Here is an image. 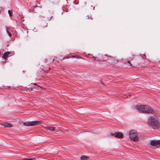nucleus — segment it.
Wrapping results in <instances>:
<instances>
[{"mask_svg": "<svg viewBox=\"0 0 160 160\" xmlns=\"http://www.w3.org/2000/svg\"><path fill=\"white\" fill-rule=\"evenodd\" d=\"M8 28L7 29V33H8V35L10 37H11L12 36V34L10 32H9V31L8 30Z\"/></svg>", "mask_w": 160, "mask_h": 160, "instance_id": "9b49d317", "label": "nucleus"}, {"mask_svg": "<svg viewBox=\"0 0 160 160\" xmlns=\"http://www.w3.org/2000/svg\"><path fill=\"white\" fill-rule=\"evenodd\" d=\"M41 122L39 121H33L30 122H26L23 123V125L25 126H33L38 125L41 123Z\"/></svg>", "mask_w": 160, "mask_h": 160, "instance_id": "20e7f679", "label": "nucleus"}, {"mask_svg": "<svg viewBox=\"0 0 160 160\" xmlns=\"http://www.w3.org/2000/svg\"><path fill=\"white\" fill-rule=\"evenodd\" d=\"M91 58L93 59L94 60H95V58L94 56H92L91 57Z\"/></svg>", "mask_w": 160, "mask_h": 160, "instance_id": "dca6fc26", "label": "nucleus"}, {"mask_svg": "<svg viewBox=\"0 0 160 160\" xmlns=\"http://www.w3.org/2000/svg\"><path fill=\"white\" fill-rule=\"evenodd\" d=\"M104 56H107V55H105Z\"/></svg>", "mask_w": 160, "mask_h": 160, "instance_id": "412c9836", "label": "nucleus"}, {"mask_svg": "<svg viewBox=\"0 0 160 160\" xmlns=\"http://www.w3.org/2000/svg\"><path fill=\"white\" fill-rule=\"evenodd\" d=\"M100 82H101V84H102V85L105 86V84H104V83L102 81H101Z\"/></svg>", "mask_w": 160, "mask_h": 160, "instance_id": "2eb2a0df", "label": "nucleus"}, {"mask_svg": "<svg viewBox=\"0 0 160 160\" xmlns=\"http://www.w3.org/2000/svg\"><path fill=\"white\" fill-rule=\"evenodd\" d=\"M80 158L82 160H85L88 159V157L84 155H82L81 157Z\"/></svg>", "mask_w": 160, "mask_h": 160, "instance_id": "9d476101", "label": "nucleus"}, {"mask_svg": "<svg viewBox=\"0 0 160 160\" xmlns=\"http://www.w3.org/2000/svg\"><path fill=\"white\" fill-rule=\"evenodd\" d=\"M90 18H91V19H92V18L91 17H90Z\"/></svg>", "mask_w": 160, "mask_h": 160, "instance_id": "6ab92c4d", "label": "nucleus"}, {"mask_svg": "<svg viewBox=\"0 0 160 160\" xmlns=\"http://www.w3.org/2000/svg\"><path fill=\"white\" fill-rule=\"evenodd\" d=\"M151 144L153 146H156L157 147H158V145L160 144V140H151L150 142Z\"/></svg>", "mask_w": 160, "mask_h": 160, "instance_id": "39448f33", "label": "nucleus"}, {"mask_svg": "<svg viewBox=\"0 0 160 160\" xmlns=\"http://www.w3.org/2000/svg\"><path fill=\"white\" fill-rule=\"evenodd\" d=\"M136 108L140 112L144 113H153L152 109L148 105H139L136 107Z\"/></svg>", "mask_w": 160, "mask_h": 160, "instance_id": "f03ea898", "label": "nucleus"}, {"mask_svg": "<svg viewBox=\"0 0 160 160\" xmlns=\"http://www.w3.org/2000/svg\"><path fill=\"white\" fill-rule=\"evenodd\" d=\"M128 63H129L131 65H132V64H131V63H130V61H128Z\"/></svg>", "mask_w": 160, "mask_h": 160, "instance_id": "f3484780", "label": "nucleus"}, {"mask_svg": "<svg viewBox=\"0 0 160 160\" xmlns=\"http://www.w3.org/2000/svg\"><path fill=\"white\" fill-rule=\"evenodd\" d=\"M1 125L3 126L4 127L6 128L7 127H12V125L11 124H10V123H7V122H5L2 124H1Z\"/></svg>", "mask_w": 160, "mask_h": 160, "instance_id": "0eeeda50", "label": "nucleus"}, {"mask_svg": "<svg viewBox=\"0 0 160 160\" xmlns=\"http://www.w3.org/2000/svg\"><path fill=\"white\" fill-rule=\"evenodd\" d=\"M22 160H35V158H26V159H23Z\"/></svg>", "mask_w": 160, "mask_h": 160, "instance_id": "f8f14e48", "label": "nucleus"}, {"mask_svg": "<svg viewBox=\"0 0 160 160\" xmlns=\"http://www.w3.org/2000/svg\"><path fill=\"white\" fill-rule=\"evenodd\" d=\"M129 137L131 140L134 142H137L138 140V133L136 130H132L130 131Z\"/></svg>", "mask_w": 160, "mask_h": 160, "instance_id": "7ed1b4c3", "label": "nucleus"}, {"mask_svg": "<svg viewBox=\"0 0 160 160\" xmlns=\"http://www.w3.org/2000/svg\"><path fill=\"white\" fill-rule=\"evenodd\" d=\"M46 129L52 132L55 131L56 130L55 127H48L45 128Z\"/></svg>", "mask_w": 160, "mask_h": 160, "instance_id": "6e6552de", "label": "nucleus"}, {"mask_svg": "<svg viewBox=\"0 0 160 160\" xmlns=\"http://www.w3.org/2000/svg\"><path fill=\"white\" fill-rule=\"evenodd\" d=\"M148 123L153 129H158L160 127V121L157 116L149 117L148 119Z\"/></svg>", "mask_w": 160, "mask_h": 160, "instance_id": "f257e3e1", "label": "nucleus"}, {"mask_svg": "<svg viewBox=\"0 0 160 160\" xmlns=\"http://www.w3.org/2000/svg\"><path fill=\"white\" fill-rule=\"evenodd\" d=\"M145 56V54H142V55H141V56H142V57H143V56Z\"/></svg>", "mask_w": 160, "mask_h": 160, "instance_id": "a211bd4d", "label": "nucleus"}, {"mask_svg": "<svg viewBox=\"0 0 160 160\" xmlns=\"http://www.w3.org/2000/svg\"><path fill=\"white\" fill-rule=\"evenodd\" d=\"M115 137L118 138H122L123 137V135L121 132H116L114 134Z\"/></svg>", "mask_w": 160, "mask_h": 160, "instance_id": "423d86ee", "label": "nucleus"}, {"mask_svg": "<svg viewBox=\"0 0 160 160\" xmlns=\"http://www.w3.org/2000/svg\"><path fill=\"white\" fill-rule=\"evenodd\" d=\"M11 53V52H5L3 54V56L2 58L6 59L8 57V55Z\"/></svg>", "mask_w": 160, "mask_h": 160, "instance_id": "1a4fd4ad", "label": "nucleus"}, {"mask_svg": "<svg viewBox=\"0 0 160 160\" xmlns=\"http://www.w3.org/2000/svg\"><path fill=\"white\" fill-rule=\"evenodd\" d=\"M8 13L10 17L12 16V13L11 11L10 10H8Z\"/></svg>", "mask_w": 160, "mask_h": 160, "instance_id": "ddd939ff", "label": "nucleus"}, {"mask_svg": "<svg viewBox=\"0 0 160 160\" xmlns=\"http://www.w3.org/2000/svg\"><path fill=\"white\" fill-rule=\"evenodd\" d=\"M31 90H32V88H31Z\"/></svg>", "mask_w": 160, "mask_h": 160, "instance_id": "aec40b11", "label": "nucleus"}, {"mask_svg": "<svg viewBox=\"0 0 160 160\" xmlns=\"http://www.w3.org/2000/svg\"><path fill=\"white\" fill-rule=\"evenodd\" d=\"M72 58H80L78 56H77V55L72 56Z\"/></svg>", "mask_w": 160, "mask_h": 160, "instance_id": "4468645a", "label": "nucleus"}]
</instances>
